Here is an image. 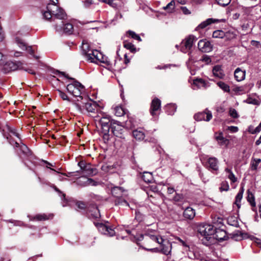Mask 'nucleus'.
Wrapping results in <instances>:
<instances>
[{"instance_id":"nucleus-1","label":"nucleus","mask_w":261,"mask_h":261,"mask_svg":"<svg viewBox=\"0 0 261 261\" xmlns=\"http://www.w3.org/2000/svg\"><path fill=\"white\" fill-rule=\"evenodd\" d=\"M43 17L47 20L50 19L52 16H54L57 19H64L66 15L64 10L59 8L57 3H49L46 7V11L43 14Z\"/></svg>"},{"instance_id":"nucleus-2","label":"nucleus","mask_w":261,"mask_h":261,"mask_svg":"<svg viewBox=\"0 0 261 261\" xmlns=\"http://www.w3.org/2000/svg\"><path fill=\"white\" fill-rule=\"evenodd\" d=\"M95 121L100 123L103 132H111L114 133V128L112 126V121L109 116L99 112L96 115H93Z\"/></svg>"},{"instance_id":"nucleus-3","label":"nucleus","mask_w":261,"mask_h":261,"mask_svg":"<svg viewBox=\"0 0 261 261\" xmlns=\"http://www.w3.org/2000/svg\"><path fill=\"white\" fill-rule=\"evenodd\" d=\"M66 90L69 94L77 97V101L83 99V96L81 95L84 91V87L80 83L74 81L72 83L67 85Z\"/></svg>"},{"instance_id":"nucleus-4","label":"nucleus","mask_w":261,"mask_h":261,"mask_svg":"<svg viewBox=\"0 0 261 261\" xmlns=\"http://www.w3.org/2000/svg\"><path fill=\"white\" fill-rule=\"evenodd\" d=\"M215 229L213 225L208 224H202L198 227V232L204 236L206 240L210 238L209 236L214 234Z\"/></svg>"},{"instance_id":"nucleus-5","label":"nucleus","mask_w":261,"mask_h":261,"mask_svg":"<svg viewBox=\"0 0 261 261\" xmlns=\"http://www.w3.org/2000/svg\"><path fill=\"white\" fill-rule=\"evenodd\" d=\"M196 40V39L193 35H190L186 38L180 43V50L184 53L188 52L192 48L194 42Z\"/></svg>"},{"instance_id":"nucleus-6","label":"nucleus","mask_w":261,"mask_h":261,"mask_svg":"<svg viewBox=\"0 0 261 261\" xmlns=\"http://www.w3.org/2000/svg\"><path fill=\"white\" fill-rule=\"evenodd\" d=\"M98 231L108 237H113L114 235V229L113 227H110L102 223H94Z\"/></svg>"},{"instance_id":"nucleus-7","label":"nucleus","mask_w":261,"mask_h":261,"mask_svg":"<svg viewBox=\"0 0 261 261\" xmlns=\"http://www.w3.org/2000/svg\"><path fill=\"white\" fill-rule=\"evenodd\" d=\"M55 28L56 31L58 32H63L64 33L68 34H71L73 32V25L70 23L63 24V21L59 20V22L55 25Z\"/></svg>"},{"instance_id":"nucleus-8","label":"nucleus","mask_w":261,"mask_h":261,"mask_svg":"<svg viewBox=\"0 0 261 261\" xmlns=\"http://www.w3.org/2000/svg\"><path fill=\"white\" fill-rule=\"evenodd\" d=\"M21 69H23V65L20 62L9 61L4 65L3 70L5 73H8Z\"/></svg>"},{"instance_id":"nucleus-9","label":"nucleus","mask_w":261,"mask_h":261,"mask_svg":"<svg viewBox=\"0 0 261 261\" xmlns=\"http://www.w3.org/2000/svg\"><path fill=\"white\" fill-rule=\"evenodd\" d=\"M219 161L215 157H210L205 164V167L212 172L217 174L219 170Z\"/></svg>"},{"instance_id":"nucleus-10","label":"nucleus","mask_w":261,"mask_h":261,"mask_svg":"<svg viewBox=\"0 0 261 261\" xmlns=\"http://www.w3.org/2000/svg\"><path fill=\"white\" fill-rule=\"evenodd\" d=\"M115 205L125 203L128 205L127 202L125 200L124 197L126 196V192L123 190L121 187H115Z\"/></svg>"},{"instance_id":"nucleus-11","label":"nucleus","mask_w":261,"mask_h":261,"mask_svg":"<svg viewBox=\"0 0 261 261\" xmlns=\"http://www.w3.org/2000/svg\"><path fill=\"white\" fill-rule=\"evenodd\" d=\"M212 117V112L207 109H205L203 112H199L195 114L194 118L195 120L197 121H205L208 122L210 121Z\"/></svg>"},{"instance_id":"nucleus-12","label":"nucleus","mask_w":261,"mask_h":261,"mask_svg":"<svg viewBox=\"0 0 261 261\" xmlns=\"http://www.w3.org/2000/svg\"><path fill=\"white\" fill-rule=\"evenodd\" d=\"M88 57L89 58L87 60L90 62H96L97 61H99L103 63L106 62L102 53L97 50H92L91 54H89Z\"/></svg>"},{"instance_id":"nucleus-13","label":"nucleus","mask_w":261,"mask_h":261,"mask_svg":"<svg viewBox=\"0 0 261 261\" xmlns=\"http://www.w3.org/2000/svg\"><path fill=\"white\" fill-rule=\"evenodd\" d=\"M84 107L87 112L91 113V116L96 115L100 111L98 105L93 101L89 100L85 103Z\"/></svg>"},{"instance_id":"nucleus-14","label":"nucleus","mask_w":261,"mask_h":261,"mask_svg":"<svg viewBox=\"0 0 261 261\" xmlns=\"http://www.w3.org/2000/svg\"><path fill=\"white\" fill-rule=\"evenodd\" d=\"M198 47L202 52L209 53L212 50V45L211 43L205 40H201L198 43Z\"/></svg>"},{"instance_id":"nucleus-15","label":"nucleus","mask_w":261,"mask_h":261,"mask_svg":"<svg viewBox=\"0 0 261 261\" xmlns=\"http://www.w3.org/2000/svg\"><path fill=\"white\" fill-rule=\"evenodd\" d=\"M161 108V101L157 98H154L151 102L150 112L152 116H155L156 112Z\"/></svg>"},{"instance_id":"nucleus-16","label":"nucleus","mask_w":261,"mask_h":261,"mask_svg":"<svg viewBox=\"0 0 261 261\" xmlns=\"http://www.w3.org/2000/svg\"><path fill=\"white\" fill-rule=\"evenodd\" d=\"M16 42L20 48H21L22 50H27L29 54L35 57L34 54V49L32 48V46H27V45L23 42V41L18 37L16 38Z\"/></svg>"},{"instance_id":"nucleus-17","label":"nucleus","mask_w":261,"mask_h":261,"mask_svg":"<svg viewBox=\"0 0 261 261\" xmlns=\"http://www.w3.org/2000/svg\"><path fill=\"white\" fill-rule=\"evenodd\" d=\"M214 137L220 146H227L229 144V140L223 137V134L222 132L215 133Z\"/></svg>"},{"instance_id":"nucleus-18","label":"nucleus","mask_w":261,"mask_h":261,"mask_svg":"<svg viewBox=\"0 0 261 261\" xmlns=\"http://www.w3.org/2000/svg\"><path fill=\"white\" fill-rule=\"evenodd\" d=\"M214 235L215 239L220 242L226 240L228 238L226 232L221 229L216 228Z\"/></svg>"},{"instance_id":"nucleus-19","label":"nucleus","mask_w":261,"mask_h":261,"mask_svg":"<svg viewBox=\"0 0 261 261\" xmlns=\"http://www.w3.org/2000/svg\"><path fill=\"white\" fill-rule=\"evenodd\" d=\"M160 244L161 245L162 247V252L165 255L169 254L172 249L171 244L169 241L163 239V243H161Z\"/></svg>"},{"instance_id":"nucleus-20","label":"nucleus","mask_w":261,"mask_h":261,"mask_svg":"<svg viewBox=\"0 0 261 261\" xmlns=\"http://www.w3.org/2000/svg\"><path fill=\"white\" fill-rule=\"evenodd\" d=\"M88 216L91 219H98L100 217L99 210L97 206L91 207L88 211Z\"/></svg>"},{"instance_id":"nucleus-21","label":"nucleus","mask_w":261,"mask_h":261,"mask_svg":"<svg viewBox=\"0 0 261 261\" xmlns=\"http://www.w3.org/2000/svg\"><path fill=\"white\" fill-rule=\"evenodd\" d=\"M81 48L83 55L85 56L87 60H88V55L89 54H91L92 51L90 49V45L88 42H86L85 41H83Z\"/></svg>"},{"instance_id":"nucleus-22","label":"nucleus","mask_w":261,"mask_h":261,"mask_svg":"<svg viewBox=\"0 0 261 261\" xmlns=\"http://www.w3.org/2000/svg\"><path fill=\"white\" fill-rule=\"evenodd\" d=\"M183 216L186 219L192 220L195 216V210L192 207H188L185 210Z\"/></svg>"},{"instance_id":"nucleus-23","label":"nucleus","mask_w":261,"mask_h":261,"mask_svg":"<svg viewBox=\"0 0 261 261\" xmlns=\"http://www.w3.org/2000/svg\"><path fill=\"white\" fill-rule=\"evenodd\" d=\"M213 73L215 76L219 79H223L225 76L221 66L219 65H216L213 67Z\"/></svg>"},{"instance_id":"nucleus-24","label":"nucleus","mask_w":261,"mask_h":261,"mask_svg":"<svg viewBox=\"0 0 261 261\" xmlns=\"http://www.w3.org/2000/svg\"><path fill=\"white\" fill-rule=\"evenodd\" d=\"M15 146L19 147L20 150L23 154L26 156H29L31 155V152L29 148L24 144H19L18 142H15Z\"/></svg>"},{"instance_id":"nucleus-25","label":"nucleus","mask_w":261,"mask_h":261,"mask_svg":"<svg viewBox=\"0 0 261 261\" xmlns=\"http://www.w3.org/2000/svg\"><path fill=\"white\" fill-rule=\"evenodd\" d=\"M230 34L228 32H224L222 30H216L213 33V37L214 38H220L222 39L226 38L228 39V35Z\"/></svg>"},{"instance_id":"nucleus-26","label":"nucleus","mask_w":261,"mask_h":261,"mask_svg":"<svg viewBox=\"0 0 261 261\" xmlns=\"http://www.w3.org/2000/svg\"><path fill=\"white\" fill-rule=\"evenodd\" d=\"M82 179L84 180V181H82L83 183L82 184V181L81 179H80L78 180V184L81 185L83 186H87L89 185L96 186L98 185V182L94 181L92 178H86L85 177H82Z\"/></svg>"},{"instance_id":"nucleus-27","label":"nucleus","mask_w":261,"mask_h":261,"mask_svg":"<svg viewBox=\"0 0 261 261\" xmlns=\"http://www.w3.org/2000/svg\"><path fill=\"white\" fill-rule=\"evenodd\" d=\"M234 76L237 81H242L245 79V71L242 70L240 68H238L234 71Z\"/></svg>"},{"instance_id":"nucleus-28","label":"nucleus","mask_w":261,"mask_h":261,"mask_svg":"<svg viewBox=\"0 0 261 261\" xmlns=\"http://www.w3.org/2000/svg\"><path fill=\"white\" fill-rule=\"evenodd\" d=\"M216 22H218V20L213 18H208L206 20L202 22L200 24H199L196 28V30H198L200 29H204L210 24Z\"/></svg>"},{"instance_id":"nucleus-29","label":"nucleus","mask_w":261,"mask_h":261,"mask_svg":"<svg viewBox=\"0 0 261 261\" xmlns=\"http://www.w3.org/2000/svg\"><path fill=\"white\" fill-rule=\"evenodd\" d=\"M101 170L109 174L114 173V165L113 164L106 163L101 167Z\"/></svg>"},{"instance_id":"nucleus-30","label":"nucleus","mask_w":261,"mask_h":261,"mask_svg":"<svg viewBox=\"0 0 261 261\" xmlns=\"http://www.w3.org/2000/svg\"><path fill=\"white\" fill-rule=\"evenodd\" d=\"M244 191V189L242 187L237 195L236 196L234 204L237 205L238 208L241 207V201L243 198V195Z\"/></svg>"},{"instance_id":"nucleus-31","label":"nucleus","mask_w":261,"mask_h":261,"mask_svg":"<svg viewBox=\"0 0 261 261\" xmlns=\"http://www.w3.org/2000/svg\"><path fill=\"white\" fill-rule=\"evenodd\" d=\"M247 199L248 202L250 204V205L252 207V210L254 211V208L255 207V198L253 194L250 192L249 190H247Z\"/></svg>"},{"instance_id":"nucleus-32","label":"nucleus","mask_w":261,"mask_h":261,"mask_svg":"<svg viewBox=\"0 0 261 261\" xmlns=\"http://www.w3.org/2000/svg\"><path fill=\"white\" fill-rule=\"evenodd\" d=\"M145 236L147 237H148V238L155 242H157L158 244H161V243H163V239L160 236H155L152 234H146Z\"/></svg>"},{"instance_id":"nucleus-33","label":"nucleus","mask_w":261,"mask_h":261,"mask_svg":"<svg viewBox=\"0 0 261 261\" xmlns=\"http://www.w3.org/2000/svg\"><path fill=\"white\" fill-rule=\"evenodd\" d=\"M133 135L134 137L138 140H143L144 138L145 135L143 132L138 130H135L133 132Z\"/></svg>"},{"instance_id":"nucleus-34","label":"nucleus","mask_w":261,"mask_h":261,"mask_svg":"<svg viewBox=\"0 0 261 261\" xmlns=\"http://www.w3.org/2000/svg\"><path fill=\"white\" fill-rule=\"evenodd\" d=\"M142 178L146 182H151L152 180L153 177L151 173L148 172H144L142 175Z\"/></svg>"},{"instance_id":"nucleus-35","label":"nucleus","mask_w":261,"mask_h":261,"mask_svg":"<svg viewBox=\"0 0 261 261\" xmlns=\"http://www.w3.org/2000/svg\"><path fill=\"white\" fill-rule=\"evenodd\" d=\"M166 109L168 115H173L176 111V107L174 104H170L166 106Z\"/></svg>"},{"instance_id":"nucleus-36","label":"nucleus","mask_w":261,"mask_h":261,"mask_svg":"<svg viewBox=\"0 0 261 261\" xmlns=\"http://www.w3.org/2000/svg\"><path fill=\"white\" fill-rule=\"evenodd\" d=\"M125 111L121 107H117L115 108V116L122 117L125 114Z\"/></svg>"},{"instance_id":"nucleus-37","label":"nucleus","mask_w":261,"mask_h":261,"mask_svg":"<svg viewBox=\"0 0 261 261\" xmlns=\"http://www.w3.org/2000/svg\"><path fill=\"white\" fill-rule=\"evenodd\" d=\"M123 46L125 48L129 50L132 53H134L136 51L135 45L130 42L125 41L124 42Z\"/></svg>"},{"instance_id":"nucleus-38","label":"nucleus","mask_w":261,"mask_h":261,"mask_svg":"<svg viewBox=\"0 0 261 261\" xmlns=\"http://www.w3.org/2000/svg\"><path fill=\"white\" fill-rule=\"evenodd\" d=\"M217 85L224 92H229L230 91L229 86L223 82L220 81L218 82Z\"/></svg>"},{"instance_id":"nucleus-39","label":"nucleus","mask_w":261,"mask_h":261,"mask_svg":"<svg viewBox=\"0 0 261 261\" xmlns=\"http://www.w3.org/2000/svg\"><path fill=\"white\" fill-rule=\"evenodd\" d=\"M261 162L260 159H254L251 163V170H255L257 169L258 164Z\"/></svg>"},{"instance_id":"nucleus-40","label":"nucleus","mask_w":261,"mask_h":261,"mask_svg":"<svg viewBox=\"0 0 261 261\" xmlns=\"http://www.w3.org/2000/svg\"><path fill=\"white\" fill-rule=\"evenodd\" d=\"M79 166L83 171H87L88 170H92L89 165H86L84 162H80L78 163Z\"/></svg>"},{"instance_id":"nucleus-41","label":"nucleus","mask_w":261,"mask_h":261,"mask_svg":"<svg viewBox=\"0 0 261 261\" xmlns=\"http://www.w3.org/2000/svg\"><path fill=\"white\" fill-rule=\"evenodd\" d=\"M228 223L229 225L237 227L238 226V221L234 217H230L228 219Z\"/></svg>"},{"instance_id":"nucleus-42","label":"nucleus","mask_w":261,"mask_h":261,"mask_svg":"<svg viewBox=\"0 0 261 261\" xmlns=\"http://www.w3.org/2000/svg\"><path fill=\"white\" fill-rule=\"evenodd\" d=\"M127 34L130 36L132 38L137 40L139 41H141L142 39L139 36V35L137 34L135 32L132 31H128L127 32Z\"/></svg>"},{"instance_id":"nucleus-43","label":"nucleus","mask_w":261,"mask_h":261,"mask_svg":"<svg viewBox=\"0 0 261 261\" xmlns=\"http://www.w3.org/2000/svg\"><path fill=\"white\" fill-rule=\"evenodd\" d=\"M48 219V217L46 215L43 214H38L36 215L34 217V220H36L38 221H43L47 220Z\"/></svg>"},{"instance_id":"nucleus-44","label":"nucleus","mask_w":261,"mask_h":261,"mask_svg":"<svg viewBox=\"0 0 261 261\" xmlns=\"http://www.w3.org/2000/svg\"><path fill=\"white\" fill-rule=\"evenodd\" d=\"M229 187L228 182L226 181H222L219 189L221 191H227Z\"/></svg>"},{"instance_id":"nucleus-45","label":"nucleus","mask_w":261,"mask_h":261,"mask_svg":"<svg viewBox=\"0 0 261 261\" xmlns=\"http://www.w3.org/2000/svg\"><path fill=\"white\" fill-rule=\"evenodd\" d=\"M175 2L174 1H171L168 3L166 6L164 7V10H168L169 12H171L174 9Z\"/></svg>"},{"instance_id":"nucleus-46","label":"nucleus","mask_w":261,"mask_h":261,"mask_svg":"<svg viewBox=\"0 0 261 261\" xmlns=\"http://www.w3.org/2000/svg\"><path fill=\"white\" fill-rule=\"evenodd\" d=\"M57 91L59 93V96L63 100L70 101V99L66 93L59 89H58Z\"/></svg>"},{"instance_id":"nucleus-47","label":"nucleus","mask_w":261,"mask_h":261,"mask_svg":"<svg viewBox=\"0 0 261 261\" xmlns=\"http://www.w3.org/2000/svg\"><path fill=\"white\" fill-rule=\"evenodd\" d=\"M176 240L178 241V242L182 246L189 249V243L186 240H182L180 238H177Z\"/></svg>"},{"instance_id":"nucleus-48","label":"nucleus","mask_w":261,"mask_h":261,"mask_svg":"<svg viewBox=\"0 0 261 261\" xmlns=\"http://www.w3.org/2000/svg\"><path fill=\"white\" fill-rule=\"evenodd\" d=\"M229 115L231 117L233 118H237L239 117V115L238 114L237 111L233 108H230L229 109Z\"/></svg>"},{"instance_id":"nucleus-49","label":"nucleus","mask_w":261,"mask_h":261,"mask_svg":"<svg viewBox=\"0 0 261 261\" xmlns=\"http://www.w3.org/2000/svg\"><path fill=\"white\" fill-rule=\"evenodd\" d=\"M217 3L220 6H226L228 5L231 2V0H215Z\"/></svg>"},{"instance_id":"nucleus-50","label":"nucleus","mask_w":261,"mask_h":261,"mask_svg":"<svg viewBox=\"0 0 261 261\" xmlns=\"http://www.w3.org/2000/svg\"><path fill=\"white\" fill-rule=\"evenodd\" d=\"M261 130V122L254 129V130H251V127L248 128V131L249 133L254 134L257 133H259Z\"/></svg>"},{"instance_id":"nucleus-51","label":"nucleus","mask_w":261,"mask_h":261,"mask_svg":"<svg viewBox=\"0 0 261 261\" xmlns=\"http://www.w3.org/2000/svg\"><path fill=\"white\" fill-rule=\"evenodd\" d=\"M200 61L205 62L206 64H208L211 62V59L207 55H203L201 59H200Z\"/></svg>"},{"instance_id":"nucleus-52","label":"nucleus","mask_w":261,"mask_h":261,"mask_svg":"<svg viewBox=\"0 0 261 261\" xmlns=\"http://www.w3.org/2000/svg\"><path fill=\"white\" fill-rule=\"evenodd\" d=\"M227 177L230 180L231 184L234 183L237 181V177L232 172L230 173V174L227 175Z\"/></svg>"},{"instance_id":"nucleus-53","label":"nucleus","mask_w":261,"mask_h":261,"mask_svg":"<svg viewBox=\"0 0 261 261\" xmlns=\"http://www.w3.org/2000/svg\"><path fill=\"white\" fill-rule=\"evenodd\" d=\"M246 102L249 104H253V105H258V100L256 99L252 98H248L246 99Z\"/></svg>"},{"instance_id":"nucleus-54","label":"nucleus","mask_w":261,"mask_h":261,"mask_svg":"<svg viewBox=\"0 0 261 261\" xmlns=\"http://www.w3.org/2000/svg\"><path fill=\"white\" fill-rule=\"evenodd\" d=\"M76 205L80 210H84L86 207V204L84 202L81 201L77 202L76 203Z\"/></svg>"},{"instance_id":"nucleus-55","label":"nucleus","mask_w":261,"mask_h":261,"mask_svg":"<svg viewBox=\"0 0 261 261\" xmlns=\"http://www.w3.org/2000/svg\"><path fill=\"white\" fill-rule=\"evenodd\" d=\"M110 132H103V139L106 142V141H108L110 139V134H109Z\"/></svg>"},{"instance_id":"nucleus-56","label":"nucleus","mask_w":261,"mask_h":261,"mask_svg":"<svg viewBox=\"0 0 261 261\" xmlns=\"http://www.w3.org/2000/svg\"><path fill=\"white\" fill-rule=\"evenodd\" d=\"M181 9L184 14L188 15L191 13L190 10L186 7H181Z\"/></svg>"},{"instance_id":"nucleus-57","label":"nucleus","mask_w":261,"mask_h":261,"mask_svg":"<svg viewBox=\"0 0 261 261\" xmlns=\"http://www.w3.org/2000/svg\"><path fill=\"white\" fill-rule=\"evenodd\" d=\"M20 70H24L25 71L28 72V73L32 74H35V71L31 69V68H25L23 66V69H21Z\"/></svg>"},{"instance_id":"nucleus-58","label":"nucleus","mask_w":261,"mask_h":261,"mask_svg":"<svg viewBox=\"0 0 261 261\" xmlns=\"http://www.w3.org/2000/svg\"><path fill=\"white\" fill-rule=\"evenodd\" d=\"M84 7L86 8H88L89 7L90 5H91L92 4V0H86L84 2H83Z\"/></svg>"},{"instance_id":"nucleus-59","label":"nucleus","mask_w":261,"mask_h":261,"mask_svg":"<svg viewBox=\"0 0 261 261\" xmlns=\"http://www.w3.org/2000/svg\"><path fill=\"white\" fill-rule=\"evenodd\" d=\"M228 130H229L230 131H231L233 133H236L238 131V127L237 126H228Z\"/></svg>"},{"instance_id":"nucleus-60","label":"nucleus","mask_w":261,"mask_h":261,"mask_svg":"<svg viewBox=\"0 0 261 261\" xmlns=\"http://www.w3.org/2000/svg\"><path fill=\"white\" fill-rule=\"evenodd\" d=\"M233 90L239 94H240L242 93L241 92H243V88L241 87H236L234 88Z\"/></svg>"},{"instance_id":"nucleus-61","label":"nucleus","mask_w":261,"mask_h":261,"mask_svg":"<svg viewBox=\"0 0 261 261\" xmlns=\"http://www.w3.org/2000/svg\"><path fill=\"white\" fill-rule=\"evenodd\" d=\"M242 233H241V231H238L236 233H233V237L234 238H236V237L237 238H239V239H241L243 238L242 236Z\"/></svg>"},{"instance_id":"nucleus-62","label":"nucleus","mask_w":261,"mask_h":261,"mask_svg":"<svg viewBox=\"0 0 261 261\" xmlns=\"http://www.w3.org/2000/svg\"><path fill=\"white\" fill-rule=\"evenodd\" d=\"M103 2L108 4L109 5L112 6V7H114V0H102Z\"/></svg>"},{"instance_id":"nucleus-63","label":"nucleus","mask_w":261,"mask_h":261,"mask_svg":"<svg viewBox=\"0 0 261 261\" xmlns=\"http://www.w3.org/2000/svg\"><path fill=\"white\" fill-rule=\"evenodd\" d=\"M182 198V195L179 194H176L174 197L173 199L175 201H179Z\"/></svg>"},{"instance_id":"nucleus-64","label":"nucleus","mask_w":261,"mask_h":261,"mask_svg":"<svg viewBox=\"0 0 261 261\" xmlns=\"http://www.w3.org/2000/svg\"><path fill=\"white\" fill-rule=\"evenodd\" d=\"M11 133L16 137L19 138V134L16 132L15 129H12L10 130Z\"/></svg>"}]
</instances>
